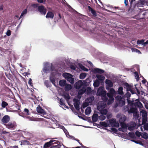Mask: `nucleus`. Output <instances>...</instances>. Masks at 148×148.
<instances>
[{"label":"nucleus","mask_w":148,"mask_h":148,"mask_svg":"<svg viewBox=\"0 0 148 148\" xmlns=\"http://www.w3.org/2000/svg\"><path fill=\"white\" fill-rule=\"evenodd\" d=\"M88 106V104L87 103H84L82 106V107L83 108H84Z\"/></svg>","instance_id":"680f3d73"},{"label":"nucleus","mask_w":148,"mask_h":148,"mask_svg":"<svg viewBox=\"0 0 148 148\" xmlns=\"http://www.w3.org/2000/svg\"><path fill=\"white\" fill-rule=\"evenodd\" d=\"M108 92L107 93V96L108 97H114L117 94V92L112 88H106Z\"/></svg>","instance_id":"f03ea898"},{"label":"nucleus","mask_w":148,"mask_h":148,"mask_svg":"<svg viewBox=\"0 0 148 148\" xmlns=\"http://www.w3.org/2000/svg\"><path fill=\"white\" fill-rule=\"evenodd\" d=\"M83 82L82 80H79L76 82L75 85V87L76 89H79L83 85Z\"/></svg>","instance_id":"ddd939ff"},{"label":"nucleus","mask_w":148,"mask_h":148,"mask_svg":"<svg viewBox=\"0 0 148 148\" xmlns=\"http://www.w3.org/2000/svg\"><path fill=\"white\" fill-rule=\"evenodd\" d=\"M11 34V31L10 30H8L6 32V35L8 36H10Z\"/></svg>","instance_id":"052dcab7"},{"label":"nucleus","mask_w":148,"mask_h":148,"mask_svg":"<svg viewBox=\"0 0 148 148\" xmlns=\"http://www.w3.org/2000/svg\"><path fill=\"white\" fill-rule=\"evenodd\" d=\"M145 0H140L136 4V5L137 6L140 5H143L145 3Z\"/></svg>","instance_id":"393cba45"},{"label":"nucleus","mask_w":148,"mask_h":148,"mask_svg":"<svg viewBox=\"0 0 148 148\" xmlns=\"http://www.w3.org/2000/svg\"><path fill=\"white\" fill-rule=\"evenodd\" d=\"M137 107L140 108L142 107H143V105L142 103L139 101H138V104Z\"/></svg>","instance_id":"bf43d9fd"},{"label":"nucleus","mask_w":148,"mask_h":148,"mask_svg":"<svg viewBox=\"0 0 148 148\" xmlns=\"http://www.w3.org/2000/svg\"><path fill=\"white\" fill-rule=\"evenodd\" d=\"M108 97L109 98V99L107 101V104L108 105H110L113 103L114 100V98L113 97Z\"/></svg>","instance_id":"5701e85b"},{"label":"nucleus","mask_w":148,"mask_h":148,"mask_svg":"<svg viewBox=\"0 0 148 148\" xmlns=\"http://www.w3.org/2000/svg\"><path fill=\"white\" fill-rule=\"evenodd\" d=\"M100 88V87L98 90L97 94H99V95L101 96V97L106 96V95H107V93L106 91H103V90L100 92H99Z\"/></svg>","instance_id":"4468645a"},{"label":"nucleus","mask_w":148,"mask_h":148,"mask_svg":"<svg viewBox=\"0 0 148 148\" xmlns=\"http://www.w3.org/2000/svg\"><path fill=\"white\" fill-rule=\"evenodd\" d=\"M123 88L122 87H120L119 88L117 91L119 94L121 95H123Z\"/></svg>","instance_id":"cd10ccee"},{"label":"nucleus","mask_w":148,"mask_h":148,"mask_svg":"<svg viewBox=\"0 0 148 148\" xmlns=\"http://www.w3.org/2000/svg\"><path fill=\"white\" fill-rule=\"evenodd\" d=\"M91 108L90 107H88L86 109L85 113L86 115H88L90 114L91 112Z\"/></svg>","instance_id":"bb28decb"},{"label":"nucleus","mask_w":148,"mask_h":148,"mask_svg":"<svg viewBox=\"0 0 148 148\" xmlns=\"http://www.w3.org/2000/svg\"><path fill=\"white\" fill-rule=\"evenodd\" d=\"M116 100V102H117L119 100H121V99H123V98L121 96L119 95L117 96L116 97H115Z\"/></svg>","instance_id":"58836bf2"},{"label":"nucleus","mask_w":148,"mask_h":148,"mask_svg":"<svg viewBox=\"0 0 148 148\" xmlns=\"http://www.w3.org/2000/svg\"><path fill=\"white\" fill-rule=\"evenodd\" d=\"M36 111L38 113H40L44 115L46 114V112L45 111V110L40 106H38L37 107Z\"/></svg>","instance_id":"39448f33"},{"label":"nucleus","mask_w":148,"mask_h":148,"mask_svg":"<svg viewBox=\"0 0 148 148\" xmlns=\"http://www.w3.org/2000/svg\"><path fill=\"white\" fill-rule=\"evenodd\" d=\"M64 98L66 100H69L70 99V97L69 95L68 94L64 95Z\"/></svg>","instance_id":"49530a36"},{"label":"nucleus","mask_w":148,"mask_h":148,"mask_svg":"<svg viewBox=\"0 0 148 148\" xmlns=\"http://www.w3.org/2000/svg\"><path fill=\"white\" fill-rule=\"evenodd\" d=\"M72 88V86L71 85L66 84L65 85L64 90L66 91H68Z\"/></svg>","instance_id":"412c9836"},{"label":"nucleus","mask_w":148,"mask_h":148,"mask_svg":"<svg viewBox=\"0 0 148 148\" xmlns=\"http://www.w3.org/2000/svg\"><path fill=\"white\" fill-rule=\"evenodd\" d=\"M147 121V117H145L142 118V122L143 124L146 123Z\"/></svg>","instance_id":"5fc2aeb1"},{"label":"nucleus","mask_w":148,"mask_h":148,"mask_svg":"<svg viewBox=\"0 0 148 148\" xmlns=\"http://www.w3.org/2000/svg\"><path fill=\"white\" fill-rule=\"evenodd\" d=\"M101 99L104 102H106L108 100V98L106 97V96L102 97Z\"/></svg>","instance_id":"3c124183"},{"label":"nucleus","mask_w":148,"mask_h":148,"mask_svg":"<svg viewBox=\"0 0 148 148\" xmlns=\"http://www.w3.org/2000/svg\"><path fill=\"white\" fill-rule=\"evenodd\" d=\"M8 105V104L5 101H3L1 103V106L3 108H5L6 106Z\"/></svg>","instance_id":"f704fd0d"},{"label":"nucleus","mask_w":148,"mask_h":148,"mask_svg":"<svg viewBox=\"0 0 148 148\" xmlns=\"http://www.w3.org/2000/svg\"><path fill=\"white\" fill-rule=\"evenodd\" d=\"M96 77L99 80L101 81L105 79V77L104 76L100 75H97Z\"/></svg>","instance_id":"b1692460"},{"label":"nucleus","mask_w":148,"mask_h":148,"mask_svg":"<svg viewBox=\"0 0 148 148\" xmlns=\"http://www.w3.org/2000/svg\"><path fill=\"white\" fill-rule=\"evenodd\" d=\"M121 127L122 128H126L127 127L126 124L125 123V122L123 123H120Z\"/></svg>","instance_id":"09e8293b"},{"label":"nucleus","mask_w":148,"mask_h":148,"mask_svg":"<svg viewBox=\"0 0 148 148\" xmlns=\"http://www.w3.org/2000/svg\"><path fill=\"white\" fill-rule=\"evenodd\" d=\"M126 117L123 115L122 116H121L119 119V122L120 123H123L125 122V121L126 120Z\"/></svg>","instance_id":"4be33fe9"},{"label":"nucleus","mask_w":148,"mask_h":148,"mask_svg":"<svg viewBox=\"0 0 148 148\" xmlns=\"http://www.w3.org/2000/svg\"><path fill=\"white\" fill-rule=\"evenodd\" d=\"M86 76V74L85 73H81L79 75V78L81 79H84Z\"/></svg>","instance_id":"7c9ffc66"},{"label":"nucleus","mask_w":148,"mask_h":148,"mask_svg":"<svg viewBox=\"0 0 148 148\" xmlns=\"http://www.w3.org/2000/svg\"><path fill=\"white\" fill-rule=\"evenodd\" d=\"M98 116L97 114H94L92 117V121L94 122H96L98 120Z\"/></svg>","instance_id":"aec40b11"},{"label":"nucleus","mask_w":148,"mask_h":148,"mask_svg":"<svg viewBox=\"0 0 148 148\" xmlns=\"http://www.w3.org/2000/svg\"><path fill=\"white\" fill-rule=\"evenodd\" d=\"M55 141L53 143H54L55 144H52V146L51 148H60L58 147H61L62 144L59 141H56L54 140Z\"/></svg>","instance_id":"20e7f679"},{"label":"nucleus","mask_w":148,"mask_h":148,"mask_svg":"<svg viewBox=\"0 0 148 148\" xmlns=\"http://www.w3.org/2000/svg\"><path fill=\"white\" fill-rule=\"evenodd\" d=\"M50 81L53 84H55V78L54 76L52 75L50 76L49 78Z\"/></svg>","instance_id":"c85d7f7f"},{"label":"nucleus","mask_w":148,"mask_h":148,"mask_svg":"<svg viewBox=\"0 0 148 148\" xmlns=\"http://www.w3.org/2000/svg\"><path fill=\"white\" fill-rule=\"evenodd\" d=\"M63 76L66 79L67 81L71 84H73L74 83V79L73 78V75L71 74L68 73H64L63 74Z\"/></svg>","instance_id":"f257e3e1"},{"label":"nucleus","mask_w":148,"mask_h":148,"mask_svg":"<svg viewBox=\"0 0 148 148\" xmlns=\"http://www.w3.org/2000/svg\"><path fill=\"white\" fill-rule=\"evenodd\" d=\"M74 101L75 102L74 103L73 105L75 108L78 111L80 110L79 101L78 99H75Z\"/></svg>","instance_id":"1a4fd4ad"},{"label":"nucleus","mask_w":148,"mask_h":148,"mask_svg":"<svg viewBox=\"0 0 148 148\" xmlns=\"http://www.w3.org/2000/svg\"><path fill=\"white\" fill-rule=\"evenodd\" d=\"M54 16V14L51 11H49L47 13V15L46 16V17L47 18H50L53 19Z\"/></svg>","instance_id":"dca6fc26"},{"label":"nucleus","mask_w":148,"mask_h":148,"mask_svg":"<svg viewBox=\"0 0 148 148\" xmlns=\"http://www.w3.org/2000/svg\"><path fill=\"white\" fill-rule=\"evenodd\" d=\"M79 67L82 70L84 71H88V69L86 68L84 66H83L82 64H80L79 65Z\"/></svg>","instance_id":"2f4dec72"},{"label":"nucleus","mask_w":148,"mask_h":148,"mask_svg":"<svg viewBox=\"0 0 148 148\" xmlns=\"http://www.w3.org/2000/svg\"><path fill=\"white\" fill-rule=\"evenodd\" d=\"M18 114L20 116H22L24 117H26L25 114L23 112L21 111L18 113Z\"/></svg>","instance_id":"864d4df0"},{"label":"nucleus","mask_w":148,"mask_h":148,"mask_svg":"<svg viewBox=\"0 0 148 148\" xmlns=\"http://www.w3.org/2000/svg\"><path fill=\"white\" fill-rule=\"evenodd\" d=\"M129 99H127V100L128 103L131 106H133L134 101H131V100Z\"/></svg>","instance_id":"c03bdc74"},{"label":"nucleus","mask_w":148,"mask_h":148,"mask_svg":"<svg viewBox=\"0 0 148 148\" xmlns=\"http://www.w3.org/2000/svg\"><path fill=\"white\" fill-rule=\"evenodd\" d=\"M136 0H129L130 2V5L129 8V10H133L136 6V4L133 3Z\"/></svg>","instance_id":"9d476101"},{"label":"nucleus","mask_w":148,"mask_h":148,"mask_svg":"<svg viewBox=\"0 0 148 148\" xmlns=\"http://www.w3.org/2000/svg\"><path fill=\"white\" fill-rule=\"evenodd\" d=\"M144 42V39H142L141 40H138L137 42V44L138 45L140 44H143V43Z\"/></svg>","instance_id":"a19ab883"},{"label":"nucleus","mask_w":148,"mask_h":148,"mask_svg":"<svg viewBox=\"0 0 148 148\" xmlns=\"http://www.w3.org/2000/svg\"><path fill=\"white\" fill-rule=\"evenodd\" d=\"M60 104L61 105H63L64 107H66V106L64 104V101L62 99H60Z\"/></svg>","instance_id":"e433bc0d"},{"label":"nucleus","mask_w":148,"mask_h":148,"mask_svg":"<svg viewBox=\"0 0 148 148\" xmlns=\"http://www.w3.org/2000/svg\"><path fill=\"white\" fill-rule=\"evenodd\" d=\"M99 85V82L98 81H96L94 82L93 86L95 87H98Z\"/></svg>","instance_id":"72a5a7b5"},{"label":"nucleus","mask_w":148,"mask_h":148,"mask_svg":"<svg viewBox=\"0 0 148 148\" xmlns=\"http://www.w3.org/2000/svg\"><path fill=\"white\" fill-rule=\"evenodd\" d=\"M144 128L145 130H148V123H146L144 125Z\"/></svg>","instance_id":"6e6d98bb"},{"label":"nucleus","mask_w":148,"mask_h":148,"mask_svg":"<svg viewBox=\"0 0 148 148\" xmlns=\"http://www.w3.org/2000/svg\"><path fill=\"white\" fill-rule=\"evenodd\" d=\"M70 68L71 69L74 70L76 69V67L73 65H71Z\"/></svg>","instance_id":"e2e57ef3"},{"label":"nucleus","mask_w":148,"mask_h":148,"mask_svg":"<svg viewBox=\"0 0 148 148\" xmlns=\"http://www.w3.org/2000/svg\"><path fill=\"white\" fill-rule=\"evenodd\" d=\"M142 137L145 139H147L148 138L147 134L145 132L144 133L143 135H142Z\"/></svg>","instance_id":"4c0bfd02"},{"label":"nucleus","mask_w":148,"mask_h":148,"mask_svg":"<svg viewBox=\"0 0 148 148\" xmlns=\"http://www.w3.org/2000/svg\"><path fill=\"white\" fill-rule=\"evenodd\" d=\"M32 79L31 78H30L29 79L28 81V83L29 84H30L31 85L32 84Z\"/></svg>","instance_id":"774afa93"},{"label":"nucleus","mask_w":148,"mask_h":148,"mask_svg":"<svg viewBox=\"0 0 148 148\" xmlns=\"http://www.w3.org/2000/svg\"><path fill=\"white\" fill-rule=\"evenodd\" d=\"M38 2L40 3H43L45 2L46 0H37Z\"/></svg>","instance_id":"0e129e2a"},{"label":"nucleus","mask_w":148,"mask_h":148,"mask_svg":"<svg viewBox=\"0 0 148 148\" xmlns=\"http://www.w3.org/2000/svg\"><path fill=\"white\" fill-rule=\"evenodd\" d=\"M27 10L26 9H25L23 10V11L22 12L20 17L19 18V19H20L21 18L23 15L26 14L27 13Z\"/></svg>","instance_id":"473e14b6"},{"label":"nucleus","mask_w":148,"mask_h":148,"mask_svg":"<svg viewBox=\"0 0 148 148\" xmlns=\"http://www.w3.org/2000/svg\"><path fill=\"white\" fill-rule=\"evenodd\" d=\"M131 94L130 92H127L125 94L126 96L127 97V99H130V97L131 96Z\"/></svg>","instance_id":"4d7b16f0"},{"label":"nucleus","mask_w":148,"mask_h":148,"mask_svg":"<svg viewBox=\"0 0 148 148\" xmlns=\"http://www.w3.org/2000/svg\"><path fill=\"white\" fill-rule=\"evenodd\" d=\"M111 130L112 131L114 132H117V130L115 128H113V127L112 128H111Z\"/></svg>","instance_id":"338daca9"},{"label":"nucleus","mask_w":148,"mask_h":148,"mask_svg":"<svg viewBox=\"0 0 148 148\" xmlns=\"http://www.w3.org/2000/svg\"><path fill=\"white\" fill-rule=\"evenodd\" d=\"M134 127L133 126H130L128 127V129L130 130H132L134 129Z\"/></svg>","instance_id":"69168bd1"},{"label":"nucleus","mask_w":148,"mask_h":148,"mask_svg":"<svg viewBox=\"0 0 148 148\" xmlns=\"http://www.w3.org/2000/svg\"><path fill=\"white\" fill-rule=\"evenodd\" d=\"M124 86H125L127 88V91L131 90L132 89V86L130 85L127 83H125L124 84Z\"/></svg>","instance_id":"a878e982"},{"label":"nucleus","mask_w":148,"mask_h":148,"mask_svg":"<svg viewBox=\"0 0 148 148\" xmlns=\"http://www.w3.org/2000/svg\"><path fill=\"white\" fill-rule=\"evenodd\" d=\"M129 136L132 138H134L135 137V135L134 134L133 132H129L128 133Z\"/></svg>","instance_id":"79ce46f5"},{"label":"nucleus","mask_w":148,"mask_h":148,"mask_svg":"<svg viewBox=\"0 0 148 148\" xmlns=\"http://www.w3.org/2000/svg\"><path fill=\"white\" fill-rule=\"evenodd\" d=\"M134 73L135 74V77L137 81H138L139 79V77L138 72L136 71H135L134 72Z\"/></svg>","instance_id":"ea45409f"},{"label":"nucleus","mask_w":148,"mask_h":148,"mask_svg":"<svg viewBox=\"0 0 148 148\" xmlns=\"http://www.w3.org/2000/svg\"><path fill=\"white\" fill-rule=\"evenodd\" d=\"M52 64L46 65L44 68L43 71L46 72L47 71H52Z\"/></svg>","instance_id":"423d86ee"},{"label":"nucleus","mask_w":148,"mask_h":148,"mask_svg":"<svg viewBox=\"0 0 148 148\" xmlns=\"http://www.w3.org/2000/svg\"><path fill=\"white\" fill-rule=\"evenodd\" d=\"M142 114V118L145 117H147V112L145 110H143L141 112Z\"/></svg>","instance_id":"c756f323"},{"label":"nucleus","mask_w":148,"mask_h":148,"mask_svg":"<svg viewBox=\"0 0 148 148\" xmlns=\"http://www.w3.org/2000/svg\"><path fill=\"white\" fill-rule=\"evenodd\" d=\"M101 112L102 114L106 115L108 112V111L106 109H104L101 110Z\"/></svg>","instance_id":"37998d69"},{"label":"nucleus","mask_w":148,"mask_h":148,"mask_svg":"<svg viewBox=\"0 0 148 148\" xmlns=\"http://www.w3.org/2000/svg\"><path fill=\"white\" fill-rule=\"evenodd\" d=\"M132 52H136L139 54L141 53L140 50L135 48H132Z\"/></svg>","instance_id":"c9c22d12"},{"label":"nucleus","mask_w":148,"mask_h":148,"mask_svg":"<svg viewBox=\"0 0 148 148\" xmlns=\"http://www.w3.org/2000/svg\"><path fill=\"white\" fill-rule=\"evenodd\" d=\"M110 122L111 123L115 124L116 123V119H112L110 121Z\"/></svg>","instance_id":"603ef678"},{"label":"nucleus","mask_w":148,"mask_h":148,"mask_svg":"<svg viewBox=\"0 0 148 148\" xmlns=\"http://www.w3.org/2000/svg\"><path fill=\"white\" fill-rule=\"evenodd\" d=\"M24 112L26 113V116H27L29 114V110L27 108L24 109Z\"/></svg>","instance_id":"de8ad7c7"},{"label":"nucleus","mask_w":148,"mask_h":148,"mask_svg":"<svg viewBox=\"0 0 148 148\" xmlns=\"http://www.w3.org/2000/svg\"><path fill=\"white\" fill-rule=\"evenodd\" d=\"M55 141L54 140H50L49 142L45 143L44 145V147L46 148L49 147L52 145V144H55L54 143H53Z\"/></svg>","instance_id":"2eb2a0df"},{"label":"nucleus","mask_w":148,"mask_h":148,"mask_svg":"<svg viewBox=\"0 0 148 148\" xmlns=\"http://www.w3.org/2000/svg\"><path fill=\"white\" fill-rule=\"evenodd\" d=\"M117 103H118L119 106H122L125 105V100L123 98L121 100H119V101Z\"/></svg>","instance_id":"6ab92c4d"},{"label":"nucleus","mask_w":148,"mask_h":148,"mask_svg":"<svg viewBox=\"0 0 148 148\" xmlns=\"http://www.w3.org/2000/svg\"><path fill=\"white\" fill-rule=\"evenodd\" d=\"M88 8L89 12L92 14L93 16L94 17H96L97 16V14L95 10L89 6H88Z\"/></svg>","instance_id":"0eeeda50"},{"label":"nucleus","mask_w":148,"mask_h":148,"mask_svg":"<svg viewBox=\"0 0 148 148\" xmlns=\"http://www.w3.org/2000/svg\"><path fill=\"white\" fill-rule=\"evenodd\" d=\"M38 10L40 13L45 15L47 12V9L43 5H42L39 6L38 8Z\"/></svg>","instance_id":"7ed1b4c3"},{"label":"nucleus","mask_w":148,"mask_h":148,"mask_svg":"<svg viewBox=\"0 0 148 148\" xmlns=\"http://www.w3.org/2000/svg\"><path fill=\"white\" fill-rule=\"evenodd\" d=\"M106 119V116L103 115H101L99 117V119L101 121H103Z\"/></svg>","instance_id":"8fccbe9b"},{"label":"nucleus","mask_w":148,"mask_h":148,"mask_svg":"<svg viewBox=\"0 0 148 148\" xmlns=\"http://www.w3.org/2000/svg\"><path fill=\"white\" fill-rule=\"evenodd\" d=\"M100 125L106 127L108 126L107 124L106 123L104 122H101L100 123Z\"/></svg>","instance_id":"a18cd8bd"},{"label":"nucleus","mask_w":148,"mask_h":148,"mask_svg":"<svg viewBox=\"0 0 148 148\" xmlns=\"http://www.w3.org/2000/svg\"><path fill=\"white\" fill-rule=\"evenodd\" d=\"M93 72L95 73H99L101 74L104 73L105 71L104 70L99 68H95L93 70Z\"/></svg>","instance_id":"f8f14e48"},{"label":"nucleus","mask_w":148,"mask_h":148,"mask_svg":"<svg viewBox=\"0 0 148 148\" xmlns=\"http://www.w3.org/2000/svg\"><path fill=\"white\" fill-rule=\"evenodd\" d=\"M6 127L8 129H11L14 128H15L16 125L14 123L12 122H9L7 124H5Z\"/></svg>","instance_id":"9b49d317"},{"label":"nucleus","mask_w":148,"mask_h":148,"mask_svg":"<svg viewBox=\"0 0 148 148\" xmlns=\"http://www.w3.org/2000/svg\"><path fill=\"white\" fill-rule=\"evenodd\" d=\"M10 116L8 115H6L3 117L1 120V121L4 123H7L10 121Z\"/></svg>","instance_id":"6e6552de"},{"label":"nucleus","mask_w":148,"mask_h":148,"mask_svg":"<svg viewBox=\"0 0 148 148\" xmlns=\"http://www.w3.org/2000/svg\"><path fill=\"white\" fill-rule=\"evenodd\" d=\"M59 84L62 87L66 85V80H61L59 81Z\"/></svg>","instance_id":"a211bd4d"},{"label":"nucleus","mask_w":148,"mask_h":148,"mask_svg":"<svg viewBox=\"0 0 148 148\" xmlns=\"http://www.w3.org/2000/svg\"><path fill=\"white\" fill-rule=\"evenodd\" d=\"M105 83L109 87H112L113 86V83L110 80L106 79V80Z\"/></svg>","instance_id":"f3484780"},{"label":"nucleus","mask_w":148,"mask_h":148,"mask_svg":"<svg viewBox=\"0 0 148 148\" xmlns=\"http://www.w3.org/2000/svg\"><path fill=\"white\" fill-rule=\"evenodd\" d=\"M135 134L138 137H140L141 136L140 132L138 131H136V132Z\"/></svg>","instance_id":"13d9d810"}]
</instances>
